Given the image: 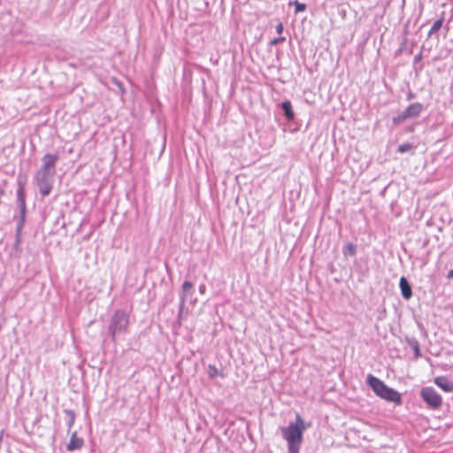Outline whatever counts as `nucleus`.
I'll return each mask as SVG.
<instances>
[{
	"label": "nucleus",
	"instance_id": "1",
	"mask_svg": "<svg viewBox=\"0 0 453 453\" xmlns=\"http://www.w3.org/2000/svg\"><path fill=\"white\" fill-rule=\"evenodd\" d=\"M58 159V153H46L42 157V165L35 175V182L43 197L48 196L53 188L54 176Z\"/></svg>",
	"mask_w": 453,
	"mask_h": 453
},
{
	"label": "nucleus",
	"instance_id": "2",
	"mask_svg": "<svg viewBox=\"0 0 453 453\" xmlns=\"http://www.w3.org/2000/svg\"><path fill=\"white\" fill-rule=\"evenodd\" d=\"M310 426V423L305 424L301 415L296 413L295 422H291L288 426L280 427L282 437L288 442V453H299L303 433Z\"/></svg>",
	"mask_w": 453,
	"mask_h": 453
},
{
	"label": "nucleus",
	"instance_id": "3",
	"mask_svg": "<svg viewBox=\"0 0 453 453\" xmlns=\"http://www.w3.org/2000/svg\"><path fill=\"white\" fill-rule=\"evenodd\" d=\"M366 384L380 398L393 403L395 405L403 403L402 395L395 389L388 387L383 380L369 373L366 377Z\"/></svg>",
	"mask_w": 453,
	"mask_h": 453
},
{
	"label": "nucleus",
	"instance_id": "4",
	"mask_svg": "<svg viewBox=\"0 0 453 453\" xmlns=\"http://www.w3.org/2000/svg\"><path fill=\"white\" fill-rule=\"evenodd\" d=\"M129 317L123 311H117L111 318L108 327L109 334L113 342L127 332Z\"/></svg>",
	"mask_w": 453,
	"mask_h": 453
},
{
	"label": "nucleus",
	"instance_id": "5",
	"mask_svg": "<svg viewBox=\"0 0 453 453\" xmlns=\"http://www.w3.org/2000/svg\"><path fill=\"white\" fill-rule=\"evenodd\" d=\"M425 109L426 107L423 104L412 103L397 116L393 117L392 123L394 126H399L409 119H417Z\"/></svg>",
	"mask_w": 453,
	"mask_h": 453
},
{
	"label": "nucleus",
	"instance_id": "6",
	"mask_svg": "<svg viewBox=\"0 0 453 453\" xmlns=\"http://www.w3.org/2000/svg\"><path fill=\"white\" fill-rule=\"evenodd\" d=\"M419 395L430 410H438L442 405L441 395L433 387L422 388Z\"/></svg>",
	"mask_w": 453,
	"mask_h": 453
},
{
	"label": "nucleus",
	"instance_id": "7",
	"mask_svg": "<svg viewBox=\"0 0 453 453\" xmlns=\"http://www.w3.org/2000/svg\"><path fill=\"white\" fill-rule=\"evenodd\" d=\"M195 294V288L192 282L188 280H185L180 288V305H179V313L178 318L179 319L181 317V314L183 312L185 303L187 301H189L190 303H196V299H193V296Z\"/></svg>",
	"mask_w": 453,
	"mask_h": 453
},
{
	"label": "nucleus",
	"instance_id": "8",
	"mask_svg": "<svg viewBox=\"0 0 453 453\" xmlns=\"http://www.w3.org/2000/svg\"><path fill=\"white\" fill-rule=\"evenodd\" d=\"M25 186L26 180L21 177H19L17 188V205L19 209V215H27Z\"/></svg>",
	"mask_w": 453,
	"mask_h": 453
},
{
	"label": "nucleus",
	"instance_id": "9",
	"mask_svg": "<svg viewBox=\"0 0 453 453\" xmlns=\"http://www.w3.org/2000/svg\"><path fill=\"white\" fill-rule=\"evenodd\" d=\"M399 288L401 290V295L404 300H410L412 297V286L406 277L402 276L400 278Z\"/></svg>",
	"mask_w": 453,
	"mask_h": 453
},
{
	"label": "nucleus",
	"instance_id": "10",
	"mask_svg": "<svg viewBox=\"0 0 453 453\" xmlns=\"http://www.w3.org/2000/svg\"><path fill=\"white\" fill-rule=\"evenodd\" d=\"M434 382L445 392L453 391V380H449L446 376H438L434 378Z\"/></svg>",
	"mask_w": 453,
	"mask_h": 453
},
{
	"label": "nucleus",
	"instance_id": "11",
	"mask_svg": "<svg viewBox=\"0 0 453 453\" xmlns=\"http://www.w3.org/2000/svg\"><path fill=\"white\" fill-rule=\"evenodd\" d=\"M84 441L82 438L77 436V433L73 432L71 435L70 441L66 445L68 451H74L82 448Z\"/></svg>",
	"mask_w": 453,
	"mask_h": 453
},
{
	"label": "nucleus",
	"instance_id": "12",
	"mask_svg": "<svg viewBox=\"0 0 453 453\" xmlns=\"http://www.w3.org/2000/svg\"><path fill=\"white\" fill-rule=\"evenodd\" d=\"M280 109L282 110L283 116L288 121H292L295 119V112L292 108V104L289 100H285L280 104Z\"/></svg>",
	"mask_w": 453,
	"mask_h": 453
},
{
	"label": "nucleus",
	"instance_id": "13",
	"mask_svg": "<svg viewBox=\"0 0 453 453\" xmlns=\"http://www.w3.org/2000/svg\"><path fill=\"white\" fill-rule=\"evenodd\" d=\"M408 345L412 349L414 352V356L416 358H419L422 357L419 348V342L416 338H408L407 339Z\"/></svg>",
	"mask_w": 453,
	"mask_h": 453
},
{
	"label": "nucleus",
	"instance_id": "14",
	"mask_svg": "<svg viewBox=\"0 0 453 453\" xmlns=\"http://www.w3.org/2000/svg\"><path fill=\"white\" fill-rule=\"evenodd\" d=\"M64 413L66 415L67 431L69 433L74 424L76 414L73 411L68 409L64 410Z\"/></svg>",
	"mask_w": 453,
	"mask_h": 453
},
{
	"label": "nucleus",
	"instance_id": "15",
	"mask_svg": "<svg viewBox=\"0 0 453 453\" xmlns=\"http://www.w3.org/2000/svg\"><path fill=\"white\" fill-rule=\"evenodd\" d=\"M357 252V246L352 242H348L342 250V253L345 257H354Z\"/></svg>",
	"mask_w": 453,
	"mask_h": 453
},
{
	"label": "nucleus",
	"instance_id": "16",
	"mask_svg": "<svg viewBox=\"0 0 453 453\" xmlns=\"http://www.w3.org/2000/svg\"><path fill=\"white\" fill-rule=\"evenodd\" d=\"M444 22V18L441 17V19H437L430 28L428 32V37H431L434 34H436L442 27Z\"/></svg>",
	"mask_w": 453,
	"mask_h": 453
},
{
	"label": "nucleus",
	"instance_id": "17",
	"mask_svg": "<svg viewBox=\"0 0 453 453\" xmlns=\"http://www.w3.org/2000/svg\"><path fill=\"white\" fill-rule=\"evenodd\" d=\"M414 148H415V146L412 143L405 142L397 147L396 152L400 153V154H403V153L412 150Z\"/></svg>",
	"mask_w": 453,
	"mask_h": 453
},
{
	"label": "nucleus",
	"instance_id": "18",
	"mask_svg": "<svg viewBox=\"0 0 453 453\" xmlns=\"http://www.w3.org/2000/svg\"><path fill=\"white\" fill-rule=\"evenodd\" d=\"M26 224V215H19L15 233L21 234Z\"/></svg>",
	"mask_w": 453,
	"mask_h": 453
},
{
	"label": "nucleus",
	"instance_id": "19",
	"mask_svg": "<svg viewBox=\"0 0 453 453\" xmlns=\"http://www.w3.org/2000/svg\"><path fill=\"white\" fill-rule=\"evenodd\" d=\"M218 375L224 377L223 373L220 372L217 367L213 365L208 366V376L210 379H215Z\"/></svg>",
	"mask_w": 453,
	"mask_h": 453
},
{
	"label": "nucleus",
	"instance_id": "20",
	"mask_svg": "<svg viewBox=\"0 0 453 453\" xmlns=\"http://www.w3.org/2000/svg\"><path fill=\"white\" fill-rule=\"evenodd\" d=\"M21 242H22L21 234L15 233V241H14V243H13V246H12V249L15 251H19V246H20Z\"/></svg>",
	"mask_w": 453,
	"mask_h": 453
},
{
	"label": "nucleus",
	"instance_id": "21",
	"mask_svg": "<svg viewBox=\"0 0 453 453\" xmlns=\"http://www.w3.org/2000/svg\"><path fill=\"white\" fill-rule=\"evenodd\" d=\"M111 83L112 86H114L117 88H119L121 92H124L123 83L121 81H119L118 79L111 78Z\"/></svg>",
	"mask_w": 453,
	"mask_h": 453
},
{
	"label": "nucleus",
	"instance_id": "22",
	"mask_svg": "<svg viewBox=\"0 0 453 453\" xmlns=\"http://www.w3.org/2000/svg\"><path fill=\"white\" fill-rule=\"evenodd\" d=\"M295 7H296V13L301 12L306 10V4L303 3H299L297 1L294 2Z\"/></svg>",
	"mask_w": 453,
	"mask_h": 453
},
{
	"label": "nucleus",
	"instance_id": "23",
	"mask_svg": "<svg viewBox=\"0 0 453 453\" xmlns=\"http://www.w3.org/2000/svg\"><path fill=\"white\" fill-rule=\"evenodd\" d=\"M285 40H286V38H285V37H283V36L277 37V38H273V39L271 41V45H277V44H279V43L283 42Z\"/></svg>",
	"mask_w": 453,
	"mask_h": 453
},
{
	"label": "nucleus",
	"instance_id": "24",
	"mask_svg": "<svg viewBox=\"0 0 453 453\" xmlns=\"http://www.w3.org/2000/svg\"><path fill=\"white\" fill-rule=\"evenodd\" d=\"M422 58H423L422 53L419 52L418 54H417L414 57L413 64L414 65L418 64V62H420L422 60Z\"/></svg>",
	"mask_w": 453,
	"mask_h": 453
},
{
	"label": "nucleus",
	"instance_id": "25",
	"mask_svg": "<svg viewBox=\"0 0 453 453\" xmlns=\"http://www.w3.org/2000/svg\"><path fill=\"white\" fill-rule=\"evenodd\" d=\"M415 98H416V94H415V93H413L411 90H410V91L407 93L406 99H407L408 101H411V100H413V99H415Z\"/></svg>",
	"mask_w": 453,
	"mask_h": 453
},
{
	"label": "nucleus",
	"instance_id": "26",
	"mask_svg": "<svg viewBox=\"0 0 453 453\" xmlns=\"http://www.w3.org/2000/svg\"><path fill=\"white\" fill-rule=\"evenodd\" d=\"M283 29H284V27H283V24L282 23L280 22L279 24H277V26H276V32L278 34H281L283 32Z\"/></svg>",
	"mask_w": 453,
	"mask_h": 453
},
{
	"label": "nucleus",
	"instance_id": "27",
	"mask_svg": "<svg viewBox=\"0 0 453 453\" xmlns=\"http://www.w3.org/2000/svg\"><path fill=\"white\" fill-rule=\"evenodd\" d=\"M406 42H407V38H406V37H404L403 41V42H402V43H401L400 49H399V50H398L399 52H401V51L404 49V46H405V44H406Z\"/></svg>",
	"mask_w": 453,
	"mask_h": 453
},
{
	"label": "nucleus",
	"instance_id": "28",
	"mask_svg": "<svg viewBox=\"0 0 453 453\" xmlns=\"http://www.w3.org/2000/svg\"><path fill=\"white\" fill-rule=\"evenodd\" d=\"M205 290H206V287H205V285H204V284H202V285H200V286H199V292H200L201 294H204V293H205Z\"/></svg>",
	"mask_w": 453,
	"mask_h": 453
},
{
	"label": "nucleus",
	"instance_id": "29",
	"mask_svg": "<svg viewBox=\"0 0 453 453\" xmlns=\"http://www.w3.org/2000/svg\"><path fill=\"white\" fill-rule=\"evenodd\" d=\"M447 279L451 280L453 279V269L449 270L447 274Z\"/></svg>",
	"mask_w": 453,
	"mask_h": 453
},
{
	"label": "nucleus",
	"instance_id": "30",
	"mask_svg": "<svg viewBox=\"0 0 453 453\" xmlns=\"http://www.w3.org/2000/svg\"><path fill=\"white\" fill-rule=\"evenodd\" d=\"M155 111H156V108H154V106H152V108H151V114H154Z\"/></svg>",
	"mask_w": 453,
	"mask_h": 453
}]
</instances>
